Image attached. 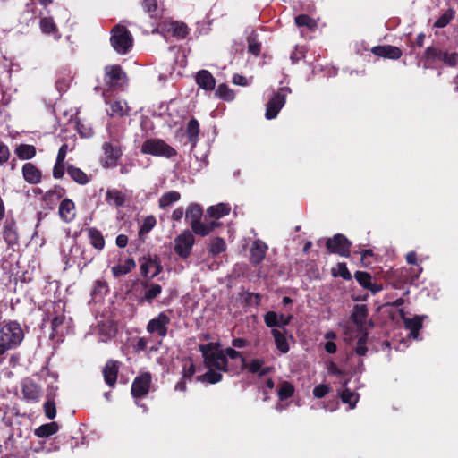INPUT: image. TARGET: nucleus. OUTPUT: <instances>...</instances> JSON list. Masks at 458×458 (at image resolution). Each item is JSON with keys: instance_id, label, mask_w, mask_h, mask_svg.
Wrapping results in <instances>:
<instances>
[{"instance_id": "obj_8", "label": "nucleus", "mask_w": 458, "mask_h": 458, "mask_svg": "<svg viewBox=\"0 0 458 458\" xmlns=\"http://www.w3.org/2000/svg\"><path fill=\"white\" fill-rule=\"evenodd\" d=\"M290 92L288 88H281L271 98L267 104L266 108V118L268 120L274 119L278 114L279 111L284 106L286 101L287 93Z\"/></svg>"}, {"instance_id": "obj_38", "label": "nucleus", "mask_w": 458, "mask_h": 458, "mask_svg": "<svg viewBox=\"0 0 458 458\" xmlns=\"http://www.w3.org/2000/svg\"><path fill=\"white\" fill-rule=\"evenodd\" d=\"M135 267V262L131 259L125 260L124 264L115 266L112 268L114 276H120L128 274L132 268Z\"/></svg>"}, {"instance_id": "obj_34", "label": "nucleus", "mask_w": 458, "mask_h": 458, "mask_svg": "<svg viewBox=\"0 0 458 458\" xmlns=\"http://www.w3.org/2000/svg\"><path fill=\"white\" fill-rule=\"evenodd\" d=\"M230 212V207L224 203H219L216 206L209 207L207 209V214L215 219H219L224 216L228 215Z\"/></svg>"}, {"instance_id": "obj_39", "label": "nucleus", "mask_w": 458, "mask_h": 458, "mask_svg": "<svg viewBox=\"0 0 458 458\" xmlns=\"http://www.w3.org/2000/svg\"><path fill=\"white\" fill-rule=\"evenodd\" d=\"M181 195L179 192L171 191L164 195L159 199V207L160 208H165L170 206L172 203L176 202L180 199Z\"/></svg>"}, {"instance_id": "obj_16", "label": "nucleus", "mask_w": 458, "mask_h": 458, "mask_svg": "<svg viewBox=\"0 0 458 458\" xmlns=\"http://www.w3.org/2000/svg\"><path fill=\"white\" fill-rule=\"evenodd\" d=\"M65 305L62 301H57L54 304L55 316L51 321L52 335H55L58 333V328L64 325L65 320L64 316Z\"/></svg>"}, {"instance_id": "obj_14", "label": "nucleus", "mask_w": 458, "mask_h": 458, "mask_svg": "<svg viewBox=\"0 0 458 458\" xmlns=\"http://www.w3.org/2000/svg\"><path fill=\"white\" fill-rule=\"evenodd\" d=\"M3 236L9 246L18 244L19 236L16 230V223L13 219H7L4 224Z\"/></svg>"}, {"instance_id": "obj_42", "label": "nucleus", "mask_w": 458, "mask_h": 458, "mask_svg": "<svg viewBox=\"0 0 458 458\" xmlns=\"http://www.w3.org/2000/svg\"><path fill=\"white\" fill-rule=\"evenodd\" d=\"M197 379L199 381L215 384L222 380V375L219 372L214 371L212 369H209V370H208L205 374L199 376Z\"/></svg>"}, {"instance_id": "obj_27", "label": "nucleus", "mask_w": 458, "mask_h": 458, "mask_svg": "<svg viewBox=\"0 0 458 458\" xmlns=\"http://www.w3.org/2000/svg\"><path fill=\"white\" fill-rule=\"evenodd\" d=\"M403 322L405 327L410 330L411 336L417 338L419 335V331L422 327V318L420 316H415L411 318H404Z\"/></svg>"}, {"instance_id": "obj_58", "label": "nucleus", "mask_w": 458, "mask_h": 458, "mask_svg": "<svg viewBox=\"0 0 458 458\" xmlns=\"http://www.w3.org/2000/svg\"><path fill=\"white\" fill-rule=\"evenodd\" d=\"M248 50L250 53L258 56L261 51V45H260V43L257 42L254 38H249L248 39Z\"/></svg>"}, {"instance_id": "obj_57", "label": "nucleus", "mask_w": 458, "mask_h": 458, "mask_svg": "<svg viewBox=\"0 0 458 458\" xmlns=\"http://www.w3.org/2000/svg\"><path fill=\"white\" fill-rule=\"evenodd\" d=\"M331 390V387L327 385H318L315 386L313 389V395L316 398H323L326 394H327Z\"/></svg>"}, {"instance_id": "obj_21", "label": "nucleus", "mask_w": 458, "mask_h": 458, "mask_svg": "<svg viewBox=\"0 0 458 458\" xmlns=\"http://www.w3.org/2000/svg\"><path fill=\"white\" fill-rule=\"evenodd\" d=\"M142 7L156 21L161 20L164 16L165 10L158 4V0H142Z\"/></svg>"}, {"instance_id": "obj_46", "label": "nucleus", "mask_w": 458, "mask_h": 458, "mask_svg": "<svg viewBox=\"0 0 458 458\" xmlns=\"http://www.w3.org/2000/svg\"><path fill=\"white\" fill-rule=\"evenodd\" d=\"M454 19V11L449 9L443 13L434 23L435 28H444Z\"/></svg>"}, {"instance_id": "obj_44", "label": "nucleus", "mask_w": 458, "mask_h": 458, "mask_svg": "<svg viewBox=\"0 0 458 458\" xmlns=\"http://www.w3.org/2000/svg\"><path fill=\"white\" fill-rule=\"evenodd\" d=\"M112 115L123 116L128 114L129 108L125 103L122 101H114L110 105Z\"/></svg>"}, {"instance_id": "obj_30", "label": "nucleus", "mask_w": 458, "mask_h": 458, "mask_svg": "<svg viewBox=\"0 0 458 458\" xmlns=\"http://www.w3.org/2000/svg\"><path fill=\"white\" fill-rule=\"evenodd\" d=\"M201 216L202 209L198 204L190 205L185 212V217L190 222L191 226L200 221Z\"/></svg>"}, {"instance_id": "obj_51", "label": "nucleus", "mask_w": 458, "mask_h": 458, "mask_svg": "<svg viewBox=\"0 0 458 458\" xmlns=\"http://www.w3.org/2000/svg\"><path fill=\"white\" fill-rule=\"evenodd\" d=\"M156 225V218L153 216H147L139 231L140 234L148 233Z\"/></svg>"}, {"instance_id": "obj_54", "label": "nucleus", "mask_w": 458, "mask_h": 458, "mask_svg": "<svg viewBox=\"0 0 458 458\" xmlns=\"http://www.w3.org/2000/svg\"><path fill=\"white\" fill-rule=\"evenodd\" d=\"M191 230L198 235L207 236L209 234L208 225L199 221L191 226Z\"/></svg>"}, {"instance_id": "obj_24", "label": "nucleus", "mask_w": 458, "mask_h": 458, "mask_svg": "<svg viewBox=\"0 0 458 458\" xmlns=\"http://www.w3.org/2000/svg\"><path fill=\"white\" fill-rule=\"evenodd\" d=\"M196 81L198 85L207 90H211L215 88L216 81L212 74L206 70H202L197 73Z\"/></svg>"}, {"instance_id": "obj_29", "label": "nucleus", "mask_w": 458, "mask_h": 458, "mask_svg": "<svg viewBox=\"0 0 458 458\" xmlns=\"http://www.w3.org/2000/svg\"><path fill=\"white\" fill-rule=\"evenodd\" d=\"M88 236L90 240V244L97 249L101 250L105 246V239L100 231L96 228L88 229Z\"/></svg>"}, {"instance_id": "obj_61", "label": "nucleus", "mask_w": 458, "mask_h": 458, "mask_svg": "<svg viewBox=\"0 0 458 458\" xmlns=\"http://www.w3.org/2000/svg\"><path fill=\"white\" fill-rule=\"evenodd\" d=\"M64 174V163L55 162V165L53 168V176L55 179H61Z\"/></svg>"}, {"instance_id": "obj_49", "label": "nucleus", "mask_w": 458, "mask_h": 458, "mask_svg": "<svg viewBox=\"0 0 458 458\" xmlns=\"http://www.w3.org/2000/svg\"><path fill=\"white\" fill-rule=\"evenodd\" d=\"M360 333H361V335L358 339L355 352L357 354H359L360 356H364L368 351V348L366 346L368 333L367 332H360Z\"/></svg>"}, {"instance_id": "obj_13", "label": "nucleus", "mask_w": 458, "mask_h": 458, "mask_svg": "<svg viewBox=\"0 0 458 458\" xmlns=\"http://www.w3.org/2000/svg\"><path fill=\"white\" fill-rule=\"evenodd\" d=\"M368 317V308L365 304H358L354 306L352 320L357 326L360 332H366V319Z\"/></svg>"}, {"instance_id": "obj_59", "label": "nucleus", "mask_w": 458, "mask_h": 458, "mask_svg": "<svg viewBox=\"0 0 458 458\" xmlns=\"http://www.w3.org/2000/svg\"><path fill=\"white\" fill-rule=\"evenodd\" d=\"M264 361L262 360L254 359L247 367L251 373H259L262 369Z\"/></svg>"}, {"instance_id": "obj_2", "label": "nucleus", "mask_w": 458, "mask_h": 458, "mask_svg": "<svg viewBox=\"0 0 458 458\" xmlns=\"http://www.w3.org/2000/svg\"><path fill=\"white\" fill-rule=\"evenodd\" d=\"M218 344L208 343L199 344V349L202 353L204 364L208 369H216L217 370L226 372L228 369V360L223 350L218 349Z\"/></svg>"}, {"instance_id": "obj_64", "label": "nucleus", "mask_w": 458, "mask_h": 458, "mask_svg": "<svg viewBox=\"0 0 458 458\" xmlns=\"http://www.w3.org/2000/svg\"><path fill=\"white\" fill-rule=\"evenodd\" d=\"M67 151H68V145L67 144H63L61 146V148H59V150H58V154H57V157H56V162L64 163V159L66 157Z\"/></svg>"}, {"instance_id": "obj_35", "label": "nucleus", "mask_w": 458, "mask_h": 458, "mask_svg": "<svg viewBox=\"0 0 458 458\" xmlns=\"http://www.w3.org/2000/svg\"><path fill=\"white\" fill-rule=\"evenodd\" d=\"M340 398L344 403L349 404L350 409H353L359 401L360 395L349 388H344L340 393Z\"/></svg>"}, {"instance_id": "obj_22", "label": "nucleus", "mask_w": 458, "mask_h": 458, "mask_svg": "<svg viewBox=\"0 0 458 458\" xmlns=\"http://www.w3.org/2000/svg\"><path fill=\"white\" fill-rule=\"evenodd\" d=\"M22 394L27 401L38 402L41 396V388L36 383L26 380L22 386Z\"/></svg>"}, {"instance_id": "obj_36", "label": "nucleus", "mask_w": 458, "mask_h": 458, "mask_svg": "<svg viewBox=\"0 0 458 458\" xmlns=\"http://www.w3.org/2000/svg\"><path fill=\"white\" fill-rule=\"evenodd\" d=\"M186 132L191 143L193 146L196 145L199 140V124L196 119H191L187 124Z\"/></svg>"}, {"instance_id": "obj_6", "label": "nucleus", "mask_w": 458, "mask_h": 458, "mask_svg": "<svg viewBox=\"0 0 458 458\" xmlns=\"http://www.w3.org/2000/svg\"><path fill=\"white\" fill-rule=\"evenodd\" d=\"M194 242L193 234L189 230H185L174 239V252L179 257L186 259L191 255Z\"/></svg>"}, {"instance_id": "obj_3", "label": "nucleus", "mask_w": 458, "mask_h": 458, "mask_svg": "<svg viewBox=\"0 0 458 458\" xmlns=\"http://www.w3.org/2000/svg\"><path fill=\"white\" fill-rule=\"evenodd\" d=\"M110 43L118 54L124 55L132 47L133 38L125 26L117 24L111 30Z\"/></svg>"}, {"instance_id": "obj_45", "label": "nucleus", "mask_w": 458, "mask_h": 458, "mask_svg": "<svg viewBox=\"0 0 458 458\" xmlns=\"http://www.w3.org/2000/svg\"><path fill=\"white\" fill-rule=\"evenodd\" d=\"M295 23L299 27H307L309 29H314L317 27V22L311 19L309 15L301 14L295 17Z\"/></svg>"}, {"instance_id": "obj_28", "label": "nucleus", "mask_w": 458, "mask_h": 458, "mask_svg": "<svg viewBox=\"0 0 458 458\" xmlns=\"http://www.w3.org/2000/svg\"><path fill=\"white\" fill-rule=\"evenodd\" d=\"M126 200V196L124 193L118 190H108L106 191V201L110 205H114L115 207H122Z\"/></svg>"}, {"instance_id": "obj_25", "label": "nucleus", "mask_w": 458, "mask_h": 458, "mask_svg": "<svg viewBox=\"0 0 458 458\" xmlns=\"http://www.w3.org/2000/svg\"><path fill=\"white\" fill-rule=\"evenodd\" d=\"M151 269H154V271L151 275V278L157 276L158 274L161 273L163 267H162V265L160 264L157 258H155V259L149 258L148 259H147L144 263H142L140 265V271H141L142 275L145 276H147L148 273Z\"/></svg>"}, {"instance_id": "obj_17", "label": "nucleus", "mask_w": 458, "mask_h": 458, "mask_svg": "<svg viewBox=\"0 0 458 458\" xmlns=\"http://www.w3.org/2000/svg\"><path fill=\"white\" fill-rule=\"evenodd\" d=\"M22 175L24 180L30 184L39 183L42 178L41 171L32 163L23 165Z\"/></svg>"}, {"instance_id": "obj_23", "label": "nucleus", "mask_w": 458, "mask_h": 458, "mask_svg": "<svg viewBox=\"0 0 458 458\" xmlns=\"http://www.w3.org/2000/svg\"><path fill=\"white\" fill-rule=\"evenodd\" d=\"M75 205L72 200L65 199L59 206L60 217L65 222H71L75 217Z\"/></svg>"}, {"instance_id": "obj_7", "label": "nucleus", "mask_w": 458, "mask_h": 458, "mask_svg": "<svg viewBox=\"0 0 458 458\" xmlns=\"http://www.w3.org/2000/svg\"><path fill=\"white\" fill-rule=\"evenodd\" d=\"M352 242L343 234L337 233L326 242V247L330 253L349 257Z\"/></svg>"}, {"instance_id": "obj_41", "label": "nucleus", "mask_w": 458, "mask_h": 458, "mask_svg": "<svg viewBox=\"0 0 458 458\" xmlns=\"http://www.w3.org/2000/svg\"><path fill=\"white\" fill-rule=\"evenodd\" d=\"M147 290L145 291L143 300L151 302L153 299L158 296L162 292V287L159 284H146Z\"/></svg>"}, {"instance_id": "obj_32", "label": "nucleus", "mask_w": 458, "mask_h": 458, "mask_svg": "<svg viewBox=\"0 0 458 458\" xmlns=\"http://www.w3.org/2000/svg\"><path fill=\"white\" fill-rule=\"evenodd\" d=\"M58 428L56 422L47 423L36 428L35 435L40 438H46L56 433Z\"/></svg>"}, {"instance_id": "obj_15", "label": "nucleus", "mask_w": 458, "mask_h": 458, "mask_svg": "<svg viewBox=\"0 0 458 458\" xmlns=\"http://www.w3.org/2000/svg\"><path fill=\"white\" fill-rule=\"evenodd\" d=\"M267 250V246L261 240H255L251 245L250 253V262L253 265H259L265 259L266 252Z\"/></svg>"}, {"instance_id": "obj_52", "label": "nucleus", "mask_w": 458, "mask_h": 458, "mask_svg": "<svg viewBox=\"0 0 458 458\" xmlns=\"http://www.w3.org/2000/svg\"><path fill=\"white\" fill-rule=\"evenodd\" d=\"M224 351V353L225 354V357H230L231 359H238L240 358L241 359V362H242V368H246L247 367V361H246V359L244 357L242 356L241 352L234 350L233 348H231V347H228L226 348L225 350H223Z\"/></svg>"}, {"instance_id": "obj_62", "label": "nucleus", "mask_w": 458, "mask_h": 458, "mask_svg": "<svg viewBox=\"0 0 458 458\" xmlns=\"http://www.w3.org/2000/svg\"><path fill=\"white\" fill-rule=\"evenodd\" d=\"M194 374L195 366L191 361H190L188 367L186 365L184 366L182 377L184 379H191Z\"/></svg>"}, {"instance_id": "obj_20", "label": "nucleus", "mask_w": 458, "mask_h": 458, "mask_svg": "<svg viewBox=\"0 0 458 458\" xmlns=\"http://www.w3.org/2000/svg\"><path fill=\"white\" fill-rule=\"evenodd\" d=\"M354 277L362 287L369 290L372 293H377L382 290L380 284L371 282V276L368 272L357 271L354 274Z\"/></svg>"}, {"instance_id": "obj_12", "label": "nucleus", "mask_w": 458, "mask_h": 458, "mask_svg": "<svg viewBox=\"0 0 458 458\" xmlns=\"http://www.w3.org/2000/svg\"><path fill=\"white\" fill-rule=\"evenodd\" d=\"M120 369V362L116 360H108L105 367L103 368V377L105 382L110 386L114 387L115 386L118 372Z\"/></svg>"}, {"instance_id": "obj_10", "label": "nucleus", "mask_w": 458, "mask_h": 458, "mask_svg": "<svg viewBox=\"0 0 458 458\" xmlns=\"http://www.w3.org/2000/svg\"><path fill=\"white\" fill-rule=\"evenodd\" d=\"M105 71V82L110 88L120 87L126 81V74L119 65L106 66Z\"/></svg>"}, {"instance_id": "obj_31", "label": "nucleus", "mask_w": 458, "mask_h": 458, "mask_svg": "<svg viewBox=\"0 0 458 458\" xmlns=\"http://www.w3.org/2000/svg\"><path fill=\"white\" fill-rule=\"evenodd\" d=\"M67 173L79 184L84 185L89 182V177L78 167L68 165Z\"/></svg>"}, {"instance_id": "obj_9", "label": "nucleus", "mask_w": 458, "mask_h": 458, "mask_svg": "<svg viewBox=\"0 0 458 458\" xmlns=\"http://www.w3.org/2000/svg\"><path fill=\"white\" fill-rule=\"evenodd\" d=\"M170 318L164 312L151 320L147 325V331L149 334H157L160 337H165L167 335L168 325L170 324Z\"/></svg>"}, {"instance_id": "obj_63", "label": "nucleus", "mask_w": 458, "mask_h": 458, "mask_svg": "<svg viewBox=\"0 0 458 458\" xmlns=\"http://www.w3.org/2000/svg\"><path fill=\"white\" fill-rule=\"evenodd\" d=\"M9 149L8 148L0 142V164L5 163L9 159Z\"/></svg>"}, {"instance_id": "obj_1", "label": "nucleus", "mask_w": 458, "mask_h": 458, "mask_svg": "<svg viewBox=\"0 0 458 458\" xmlns=\"http://www.w3.org/2000/svg\"><path fill=\"white\" fill-rule=\"evenodd\" d=\"M24 339V332L16 321H10L0 328V361L10 350L19 346Z\"/></svg>"}, {"instance_id": "obj_40", "label": "nucleus", "mask_w": 458, "mask_h": 458, "mask_svg": "<svg viewBox=\"0 0 458 458\" xmlns=\"http://www.w3.org/2000/svg\"><path fill=\"white\" fill-rule=\"evenodd\" d=\"M226 250L224 239L216 237L210 242L208 250L213 256H216Z\"/></svg>"}, {"instance_id": "obj_26", "label": "nucleus", "mask_w": 458, "mask_h": 458, "mask_svg": "<svg viewBox=\"0 0 458 458\" xmlns=\"http://www.w3.org/2000/svg\"><path fill=\"white\" fill-rule=\"evenodd\" d=\"M271 333L274 336L275 344H276L277 349L281 352L286 353L289 351V345H288L287 340L284 335V334L286 333V330L284 329L283 331H281L279 329L274 328V329H272Z\"/></svg>"}, {"instance_id": "obj_53", "label": "nucleus", "mask_w": 458, "mask_h": 458, "mask_svg": "<svg viewBox=\"0 0 458 458\" xmlns=\"http://www.w3.org/2000/svg\"><path fill=\"white\" fill-rule=\"evenodd\" d=\"M44 412L47 418L52 420L56 415V407L53 400H48L44 403Z\"/></svg>"}, {"instance_id": "obj_47", "label": "nucleus", "mask_w": 458, "mask_h": 458, "mask_svg": "<svg viewBox=\"0 0 458 458\" xmlns=\"http://www.w3.org/2000/svg\"><path fill=\"white\" fill-rule=\"evenodd\" d=\"M40 28L42 31L47 34H54L57 32L56 25L51 18H42L40 20Z\"/></svg>"}, {"instance_id": "obj_18", "label": "nucleus", "mask_w": 458, "mask_h": 458, "mask_svg": "<svg viewBox=\"0 0 458 458\" xmlns=\"http://www.w3.org/2000/svg\"><path fill=\"white\" fill-rule=\"evenodd\" d=\"M293 317L291 315L284 316L283 314L278 315L274 311H268L266 313L264 317L265 323L269 327H284L287 326L292 320Z\"/></svg>"}, {"instance_id": "obj_60", "label": "nucleus", "mask_w": 458, "mask_h": 458, "mask_svg": "<svg viewBox=\"0 0 458 458\" xmlns=\"http://www.w3.org/2000/svg\"><path fill=\"white\" fill-rule=\"evenodd\" d=\"M338 276H340L344 280H351L352 275L348 270L345 263H339L338 266Z\"/></svg>"}, {"instance_id": "obj_33", "label": "nucleus", "mask_w": 458, "mask_h": 458, "mask_svg": "<svg viewBox=\"0 0 458 458\" xmlns=\"http://www.w3.org/2000/svg\"><path fill=\"white\" fill-rule=\"evenodd\" d=\"M294 391L295 388L292 383L288 381H283L278 386L277 396L280 401H284L292 397L294 394Z\"/></svg>"}, {"instance_id": "obj_11", "label": "nucleus", "mask_w": 458, "mask_h": 458, "mask_svg": "<svg viewBox=\"0 0 458 458\" xmlns=\"http://www.w3.org/2000/svg\"><path fill=\"white\" fill-rule=\"evenodd\" d=\"M151 375L148 372H144L136 377L131 385V394L135 398H141L145 396L150 388Z\"/></svg>"}, {"instance_id": "obj_43", "label": "nucleus", "mask_w": 458, "mask_h": 458, "mask_svg": "<svg viewBox=\"0 0 458 458\" xmlns=\"http://www.w3.org/2000/svg\"><path fill=\"white\" fill-rule=\"evenodd\" d=\"M171 30L173 35L179 38H184L188 35V27L182 22H171Z\"/></svg>"}, {"instance_id": "obj_4", "label": "nucleus", "mask_w": 458, "mask_h": 458, "mask_svg": "<svg viewBox=\"0 0 458 458\" xmlns=\"http://www.w3.org/2000/svg\"><path fill=\"white\" fill-rule=\"evenodd\" d=\"M141 152L153 156H161L167 158L177 155L176 150L160 139H149L143 142Z\"/></svg>"}, {"instance_id": "obj_5", "label": "nucleus", "mask_w": 458, "mask_h": 458, "mask_svg": "<svg viewBox=\"0 0 458 458\" xmlns=\"http://www.w3.org/2000/svg\"><path fill=\"white\" fill-rule=\"evenodd\" d=\"M104 156L101 158V165L104 168L115 167L123 155L120 142L117 139H112L102 146Z\"/></svg>"}, {"instance_id": "obj_55", "label": "nucleus", "mask_w": 458, "mask_h": 458, "mask_svg": "<svg viewBox=\"0 0 458 458\" xmlns=\"http://www.w3.org/2000/svg\"><path fill=\"white\" fill-rule=\"evenodd\" d=\"M442 51L434 47H428L426 48L424 52V56L428 61H434L436 59H440Z\"/></svg>"}, {"instance_id": "obj_19", "label": "nucleus", "mask_w": 458, "mask_h": 458, "mask_svg": "<svg viewBox=\"0 0 458 458\" xmlns=\"http://www.w3.org/2000/svg\"><path fill=\"white\" fill-rule=\"evenodd\" d=\"M371 52L377 56L389 59H399L402 56L401 49L390 45L374 47Z\"/></svg>"}, {"instance_id": "obj_37", "label": "nucleus", "mask_w": 458, "mask_h": 458, "mask_svg": "<svg viewBox=\"0 0 458 458\" xmlns=\"http://www.w3.org/2000/svg\"><path fill=\"white\" fill-rule=\"evenodd\" d=\"M15 153L21 159H31L36 155V148L32 145L21 144L16 148Z\"/></svg>"}, {"instance_id": "obj_48", "label": "nucleus", "mask_w": 458, "mask_h": 458, "mask_svg": "<svg viewBox=\"0 0 458 458\" xmlns=\"http://www.w3.org/2000/svg\"><path fill=\"white\" fill-rule=\"evenodd\" d=\"M439 60L448 66H456L458 64V53L453 52L449 54L442 51Z\"/></svg>"}, {"instance_id": "obj_50", "label": "nucleus", "mask_w": 458, "mask_h": 458, "mask_svg": "<svg viewBox=\"0 0 458 458\" xmlns=\"http://www.w3.org/2000/svg\"><path fill=\"white\" fill-rule=\"evenodd\" d=\"M216 93L225 100H232L233 98V92L225 84H220Z\"/></svg>"}, {"instance_id": "obj_56", "label": "nucleus", "mask_w": 458, "mask_h": 458, "mask_svg": "<svg viewBox=\"0 0 458 458\" xmlns=\"http://www.w3.org/2000/svg\"><path fill=\"white\" fill-rule=\"evenodd\" d=\"M64 191V189H60L59 191H48L43 196V200L46 202H54L55 200L60 199Z\"/></svg>"}]
</instances>
